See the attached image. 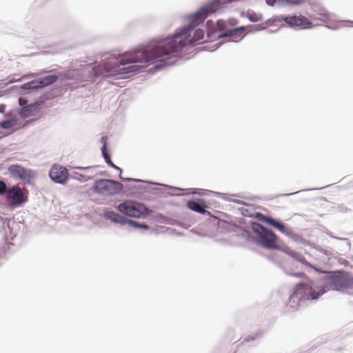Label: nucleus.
<instances>
[{
	"mask_svg": "<svg viewBox=\"0 0 353 353\" xmlns=\"http://www.w3.org/2000/svg\"><path fill=\"white\" fill-rule=\"evenodd\" d=\"M194 27L190 25L176 31L175 34L159 41L157 44L150 50H141L137 49L133 52H128L117 59H110L103 61L101 66L105 76H115L120 74H128L136 72L139 66L132 65L128 67L120 68L121 65L131 63H145L147 64L158 63L157 67L168 65V61L180 57L184 48L188 46H194L203 43L204 32L197 29L192 37L191 32Z\"/></svg>",
	"mask_w": 353,
	"mask_h": 353,
	"instance_id": "nucleus-1",
	"label": "nucleus"
},
{
	"mask_svg": "<svg viewBox=\"0 0 353 353\" xmlns=\"http://www.w3.org/2000/svg\"><path fill=\"white\" fill-rule=\"evenodd\" d=\"M123 188L121 183L111 179H99L94 182L93 191L102 196H112L119 194Z\"/></svg>",
	"mask_w": 353,
	"mask_h": 353,
	"instance_id": "nucleus-2",
	"label": "nucleus"
},
{
	"mask_svg": "<svg viewBox=\"0 0 353 353\" xmlns=\"http://www.w3.org/2000/svg\"><path fill=\"white\" fill-rule=\"evenodd\" d=\"M252 229L258 234L259 242L261 245L268 249L279 248L277 246V236L273 232L257 223L252 224Z\"/></svg>",
	"mask_w": 353,
	"mask_h": 353,
	"instance_id": "nucleus-3",
	"label": "nucleus"
},
{
	"mask_svg": "<svg viewBox=\"0 0 353 353\" xmlns=\"http://www.w3.org/2000/svg\"><path fill=\"white\" fill-rule=\"evenodd\" d=\"M117 209L122 214L134 218H145L149 210L143 204L127 201L118 205Z\"/></svg>",
	"mask_w": 353,
	"mask_h": 353,
	"instance_id": "nucleus-4",
	"label": "nucleus"
},
{
	"mask_svg": "<svg viewBox=\"0 0 353 353\" xmlns=\"http://www.w3.org/2000/svg\"><path fill=\"white\" fill-rule=\"evenodd\" d=\"M11 176L24 183H30L36 176V173L32 170L26 168L20 165H11L8 168Z\"/></svg>",
	"mask_w": 353,
	"mask_h": 353,
	"instance_id": "nucleus-5",
	"label": "nucleus"
},
{
	"mask_svg": "<svg viewBox=\"0 0 353 353\" xmlns=\"http://www.w3.org/2000/svg\"><path fill=\"white\" fill-rule=\"evenodd\" d=\"M330 287L332 290H341L353 288V278L343 274H337L330 278Z\"/></svg>",
	"mask_w": 353,
	"mask_h": 353,
	"instance_id": "nucleus-6",
	"label": "nucleus"
},
{
	"mask_svg": "<svg viewBox=\"0 0 353 353\" xmlns=\"http://www.w3.org/2000/svg\"><path fill=\"white\" fill-rule=\"evenodd\" d=\"M6 197L14 206H20L28 201V196L18 185H13L8 189Z\"/></svg>",
	"mask_w": 353,
	"mask_h": 353,
	"instance_id": "nucleus-7",
	"label": "nucleus"
},
{
	"mask_svg": "<svg viewBox=\"0 0 353 353\" xmlns=\"http://www.w3.org/2000/svg\"><path fill=\"white\" fill-rule=\"evenodd\" d=\"M287 25L291 28L308 29L313 26L312 21L303 15L287 16Z\"/></svg>",
	"mask_w": 353,
	"mask_h": 353,
	"instance_id": "nucleus-8",
	"label": "nucleus"
},
{
	"mask_svg": "<svg viewBox=\"0 0 353 353\" xmlns=\"http://www.w3.org/2000/svg\"><path fill=\"white\" fill-rule=\"evenodd\" d=\"M50 176L55 182L64 183L68 178V171L66 168L59 165H54L50 170Z\"/></svg>",
	"mask_w": 353,
	"mask_h": 353,
	"instance_id": "nucleus-9",
	"label": "nucleus"
},
{
	"mask_svg": "<svg viewBox=\"0 0 353 353\" xmlns=\"http://www.w3.org/2000/svg\"><path fill=\"white\" fill-rule=\"evenodd\" d=\"M325 292L324 290H321L317 293L314 292L312 288L308 284H298L296 287V294H302L301 298H305L307 299H316L321 295H322Z\"/></svg>",
	"mask_w": 353,
	"mask_h": 353,
	"instance_id": "nucleus-10",
	"label": "nucleus"
},
{
	"mask_svg": "<svg viewBox=\"0 0 353 353\" xmlns=\"http://www.w3.org/2000/svg\"><path fill=\"white\" fill-rule=\"evenodd\" d=\"M58 79V77L57 75H48L42 78L39 81H31L26 83L24 85V88L26 89H34L37 88H41L44 86H47L49 85H51L56 82Z\"/></svg>",
	"mask_w": 353,
	"mask_h": 353,
	"instance_id": "nucleus-11",
	"label": "nucleus"
},
{
	"mask_svg": "<svg viewBox=\"0 0 353 353\" xmlns=\"http://www.w3.org/2000/svg\"><path fill=\"white\" fill-rule=\"evenodd\" d=\"M259 217L260 221H261L262 222H265L266 223L271 225L272 226L276 228V229H278L280 232H281L283 233H285V234L288 233L287 228H285L284 224L277 221L276 220H275L270 216H265L263 214H260L259 216Z\"/></svg>",
	"mask_w": 353,
	"mask_h": 353,
	"instance_id": "nucleus-12",
	"label": "nucleus"
},
{
	"mask_svg": "<svg viewBox=\"0 0 353 353\" xmlns=\"http://www.w3.org/2000/svg\"><path fill=\"white\" fill-rule=\"evenodd\" d=\"M268 5L273 6L278 1L282 5L296 6L305 3L309 0H265Z\"/></svg>",
	"mask_w": 353,
	"mask_h": 353,
	"instance_id": "nucleus-13",
	"label": "nucleus"
},
{
	"mask_svg": "<svg viewBox=\"0 0 353 353\" xmlns=\"http://www.w3.org/2000/svg\"><path fill=\"white\" fill-rule=\"evenodd\" d=\"M187 207L194 212H199L202 214H205L207 212L205 210V207L204 201H202V205L195 201H189L187 203Z\"/></svg>",
	"mask_w": 353,
	"mask_h": 353,
	"instance_id": "nucleus-14",
	"label": "nucleus"
},
{
	"mask_svg": "<svg viewBox=\"0 0 353 353\" xmlns=\"http://www.w3.org/2000/svg\"><path fill=\"white\" fill-rule=\"evenodd\" d=\"M287 17L284 16H274L269 19L267 21V24L270 26H284L285 23L287 24Z\"/></svg>",
	"mask_w": 353,
	"mask_h": 353,
	"instance_id": "nucleus-15",
	"label": "nucleus"
},
{
	"mask_svg": "<svg viewBox=\"0 0 353 353\" xmlns=\"http://www.w3.org/2000/svg\"><path fill=\"white\" fill-rule=\"evenodd\" d=\"M282 250L284 252H285L286 254H288V255H290V256H292L295 260L301 262V263H303V264L307 263L305 259L301 254H300L299 252H294L292 250H290L289 248H285Z\"/></svg>",
	"mask_w": 353,
	"mask_h": 353,
	"instance_id": "nucleus-16",
	"label": "nucleus"
},
{
	"mask_svg": "<svg viewBox=\"0 0 353 353\" xmlns=\"http://www.w3.org/2000/svg\"><path fill=\"white\" fill-rule=\"evenodd\" d=\"M245 29L244 27H241L238 28H235L233 30H228L225 33L223 34H218L217 37H236L237 36H241L243 34Z\"/></svg>",
	"mask_w": 353,
	"mask_h": 353,
	"instance_id": "nucleus-17",
	"label": "nucleus"
},
{
	"mask_svg": "<svg viewBox=\"0 0 353 353\" xmlns=\"http://www.w3.org/2000/svg\"><path fill=\"white\" fill-rule=\"evenodd\" d=\"M104 215L106 219H110L115 223H122L123 220V216L113 211L106 212Z\"/></svg>",
	"mask_w": 353,
	"mask_h": 353,
	"instance_id": "nucleus-18",
	"label": "nucleus"
},
{
	"mask_svg": "<svg viewBox=\"0 0 353 353\" xmlns=\"http://www.w3.org/2000/svg\"><path fill=\"white\" fill-rule=\"evenodd\" d=\"M313 20H320L325 23H330L332 21L331 15L326 12L319 14V17H311Z\"/></svg>",
	"mask_w": 353,
	"mask_h": 353,
	"instance_id": "nucleus-19",
	"label": "nucleus"
},
{
	"mask_svg": "<svg viewBox=\"0 0 353 353\" xmlns=\"http://www.w3.org/2000/svg\"><path fill=\"white\" fill-rule=\"evenodd\" d=\"M17 125V121L14 119L4 121L1 123V126L3 129H10L15 127Z\"/></svg>",
	"mask_w": 353,
	"mask_h": 353,
	"instance_id": "nucleus-20",
	"label": "nucleus"
},
{
	"mask_svg": "<svg viewBox=\"0 0 353 353\" xmlns=\"http://www.w3.org/2000/svg\"><path fill=\"white\" fill-rule=\"evenodd\" d=\"M106 141H107V137H103L101 138V142H103V145L101 148V152L103 154V158L105 159V161H108L109 160V159L110 158V156L108 155V152H107V150H106Z\"/></svg>",
	"mask_w": 353,
	"mask_h": 353,
	"instance_id": "nucleus-21",
	"label": "nucleus"
},
{
	"mask_svg": "<svg viewBox=\"0 0 353 353\" xmlns=\"http://www.w3.org/2000/svg\"><path fill=\"white\" fill-rule=\"evenodd\" d=\"M128 223L134 228H142L145 230L149 229V226L148 225L139 223L138 222L134 221L129 220Z\"/></svg>",
	"mask_w": 353,
	"mask_h": 353,
	"instance_id": "nucleus-22",
	"label": "nucleus"
},
{
	"mask_svg": "<svg viewBox=\"0 0 353 353\" xmlns=\"http://www.w3.org/2000/svg\"><path fill=\"white\" fill-rule=\"evenodd\" d=\"M7 190L8 189L6 183L0 180V194H6Z\"/></svg>",
	"mask_w": 353,
	"mask_h": 353,
	"instance_id": "nucleus-23",
	"label": "nucleus"
},
{
	"mask_svg": "<svg viewBox=\"0 0 353 353\" xmlns=\"http://www.w3.org/2000/svg\"><path fill=\"white\" fill-rule=\"evenodd\" d=\"M21 114L24 117H28L31 115L30 114V108L28 106H26L22 109Z\"/></svg>",
	"mask_w": 353,
	"mask_h": 353,
	"instance_id": "nucleus-24",
	"label": "nucleus"
},
{
	"mask_svg": "<svg viewBox=\"0 0 353 353\" xmlns=\"http://www.w3.org/2000/svg\"><path fill=\"white\" fill-rule=\"evenodd\" d=\"M216 26L218 27V28L220 30H222L225 28V22L223 20H219L217 22H216Z\"/></svg>",
	"mask_w": 353,
	"mask_h": 353,
	"instance_id": "nucleus-25",
	"label": "nucleus"
},
{
	"mask_svg": "<svg viewBox=\"0 0 353 353\" xmlns=\"http://www.w3.org/2000/svg\"><path fill=\"white\" fill-rule=\"evenodd\" d=\"M110 166L116 168V169H118V170H120L119 168H118L117 166H116L110 160V158L109 159V160L108 161H105Z\"/></svg>",
	"mask_w": 353,
	"mask_h": 353,
	"instance_id": "nucleus-26",
	"label": "nucleus"
},
{
	"mask_svg": "<svg viewBox=\"0 0 353 353\" xmlns=\"http://www.w3.org/2000/svg\"><path fill=\"white\" fill-rule=\"evenodd\" d=\"M110 166L116 168V169H118V170H120L119 168H118L117 166H116L110 160V158L109 159V160L108 161H105Z\"/></svg>",
	"mask_w": 353,
	"mask_h": 353,
	"instance_id": "nucleus-27",
	"label": "nucleus"
},
{
	"mask_svg": "<svg viewBox=\"0 0 353 353\" xmlns=\"http://www.w3.org/2000/svg\"><path fill=\"white\" fill-rule=\"evenodd\" d=\"M110 166L116 168V169H118V170H120L119 168H118L117 166H116L110 160V158L109 159V160L108 161H105Z\"/></svg>",
	"mask_w": 353,
	"mask_h": 353,
	"instance_id": "nucleus-28",
	"label": "nucleus"
},
{
	"mask_svg": "<svg viewBox=\"0 0 353 353\" xmlns=\"http://www.w3.org/2000/svg\"><path fill=\"white\" fill-rule=\"evenodd\" d=\"M6 105H0V112L3 113L5 111Z\"/></svg>",
	"mask_w": 353,
	"mask_h": 353,
	"instance_id": "nucleus-29",
	"label": "nucleus"
}]
</instances>
